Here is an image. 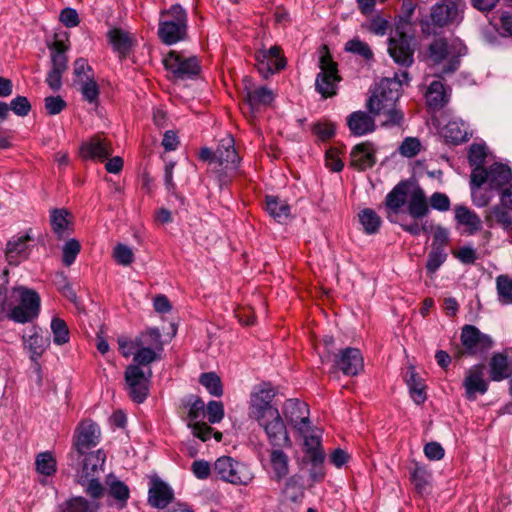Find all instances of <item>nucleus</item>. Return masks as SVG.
I'll return each instance as SVG.
<instances>
[{
  "label": "nucleus",
  "mask_w": 512,
  "mask_h": 512,
  "mask_svg": "<svg viewBox=\"0 0 512 512\" xmlns=\"http://www.w3.org/2000/svg\"><path fill=\"white\" fill-rule=\"evenodd\" d=\"M411 187L410 180H401L386 195L384 206L388 219L391 214H399L406 204V211L414 220H420L429 214V203L424 190L417 186L411 191Z\"/></svg>",
  "instance_id": "1"
},
{
  "label": "nucleus",
  "mask_w": 512,
  "mask_h": 512,
  "mask_svg": "<svg viewBox=\"0 0 512 512\" xmlns=\"http://www.w3.org/2000/svg\"><path fill=\"white\" fill-rule=\"evenodd\" d=\"M41 298L39 294L24 286L13 287L9 291V298L0 301L1 311H8V319L16 323H29L35 320L40 313Z\"/></svg>",
  "instance_id": "2"
},
{
  "label": "nucleus",
  "mask_w": 512,
  "mask_h": 512,
  "mask_svg": "<svg viewBox=\"0 0 512 512\" xmlns=\"http://www.w3.org/2000/svg\"><path fill=\"white\" fill-rule=\"evenodd\" d=\"M157 36L168 46L188 39V14L180 4L160 12Z\"/></svg>",
  "instance_id": "3"
},
{
  "label": "nucleus",
  "mask_w": 512,
  "mask_h": 512,
  "mask_svg": "<svg viewBox=\"0 0 512 512\" xmlns=\"http://www.w3.org/2000/svg\"><path fill=\"white\" fill-rule=\"evenodd\" d=\"M467 52L466 46L460 41L449 42L445 37L435 38L428 46L427 57L433 65H439L444 60L447 62L442 66L437 78L455 73L460 67V58Z\"/></svg>",
  "instance_id": "4"
},
{
  "label": "nucleus",
  "mask_w": 512,
  "mask_h": 512,
  "mask_svg": "<svg viewBox=\"0 0 512 512\" xmlns=\"http://www.w3.org/2000/svg\"><path fill=\"white\" fill-rule=\"evenodd\" d=\"M488 183L490 190L502 194L506 188H512V171L506 164L494 162L488 168H474L471 173V183L482 187Z\"/></svg>",
  "instance_id": "5"
},
{
  "label": "nucleus",
  "mask_w": 512,
  "mask_h": 512,
  "mask_svg": "<svg viewBox=\"0 0 512 512\" xmlns=\"http://www.w3.org/2000/svg\"><path fill=\"white\" fill-rule=\"evenodd\" d=\"M325 50L319 58L320 72L316 76L315 90L324 98H330L337 94V84L342 80L338 71V64L333 60L328 47L323 45Z\"/></svg>",
  "instance_id": "6"
},
{
  "label": "nucleus",
  "mask_w": 512,
  "mask_h": 512,
  "mask_svg": "<svg viewBox=\"0 0 512 512\" xmlns=\"http://www.w3.org/2000/svg\"><path fill=\"white\" fill-rule=\"evenodd\" d=\"M402 92V80L397 75L394 78H384L380 81L377 91L367 100L366 107L374 116L383 108L398 105Z\"/></svg>",
  "instance_id": "7"
},
{
  "label": "nucleus",
  "mask_w": 512,
  "mask_h": 512,
  "mask_svg": "<svg viewBox=\"0 0 512 512\" xmlns=\"http://www.w3.org/2000/svg\"><path fill=\"white\" fill-rule=\"evenodd\" d=\"M213 472L224 482L233 485H248L254 478L249 468L230 456L219 457L214 465Z\"/></svg>",
  "instance_id": "8"
},
{
  "label": "nucleus",
  "mask_w": 512,
  "mask_h": 512,
  "mask_svg": "<svg viewBox=\"0 0 512 512\" xmlns=\"http://www.w3.org/2000/svg\"><path fill=\"white\" fill-rule=\"evenodd\" d=\"M164 68L171 73L175 80L192 79L201 72V65L198 57H185L182 52L170 50L163 58Z\"/></svg>",
  "instance_id": "9"
},
{
  "label": "nucleus",
  "mask_w": 512,
  "mask_h": 512,
  "mask_svg": "<svg viewBox=\"0 0 512 512\" xmlns=\"http://www.w3.org/2000/svg\"><path fill=\"white\" fill-rule=\"evenodd\" d=\"M51 58V68L46 76V83L53 91H59L62 87V75L68 69L67 51L69 45L63 40L56 39L48 44Z\"/></svg>",
  "instance_id": "10"
},
{
  "label": "nucleus",
  "mask_w": 512,
  "mask_h": 512,
  "mask_svg": "<svg viewBox=\"0 0 512 512\" xmlns=\"http://www.w3.org/2000/svg\"><path fill=\"white\" fill-rule=\"evenodd\" d=\"M276 396V390L269 382H262L256 385L250 395L249 416L254 420L269 417L272 411H279L272 405Z\"/></svg>",
  "instance_id": "11"
},
{
  "label": "nucleus",
  "mask_w": 512,
  "mask_h": 512,
  "mask_svg": "<svg viewBox=\"0 0 512 512\" xmlns=\"http://www.w3.org/2000/svg\"><path fill=\"white\" fill-rule=\"evenodd\" d=\"M414 37L396 28L395 35L388 39V53L400 67L408 68L414 63Z\"/></svg>",
  "instance_id": "12"
},
{
  "label": "nucleus",
  "mask_w": 512,
  "mask_h": 512,
  "mask_svg": "<svg viewBox=\"0 0 512 512\" xmlns=\"http://www.w3.org/2000/svg\"><path fill=\"white\" fill-rule=\"evenodd\" d=\"M461 344L464 350L457 352L456 357L461 358L465 353L471 356L486 353L493 347L492 338L482 333L474 325H464L460 335Z\"/></svg>",
  "instance_id": "13"
},
{
  "label": "nucleus",
  "mask_w": 512,
  "mask_h": 512,
  "mask_svg": "<svg viewBox=\"0 0 512 512\" xmlns=\"http://www.w3.org/2000/svg\"><path fill=\"white\" fill-rule=\"evenodd\" d=\"M257 423L265 431L267 440L272 447H292V441L279 411H272L269 417H263V419L257 420Z\"/></svg>",
  "instance_id": "14"
},
{
  "label": "nucleus",
  "mask_w": 512,
  "mask_h": 512,
  "mask_svg": "<svg viewBox=\"0 0 512 512\" xmlns=\"http://www.w3.org/2000/svg\"><path fill=\"white\" fill-rule=\"evenodd\" d=\"M256 68L263 78L267 79L286 67L287 61L283 50L279 45H274L268 50L260 49L254 53Z\"/></svg>",
  "instance_id": "15"
},
{
  "label": "nucleus",
  "mask_w": 512,
  "mask_h": 512,
  "mask_svg": "<svg viewBox=\"0 0 512 512\" xmlns=\"http://www.w3.org/2000/svg\"><path fill=\"white\" fill-rule=\"evenodd\" d=\"M151 371L146 376L144 371L138 365H129L124 372L126 389L129 397L135 403H143L149 395V382Z\"/></svg>",
  "instance_id": "16"
},
{
  "label": "nucleus",
  "mask_w": 512,
  "mask_h": 512,
  "mask_svg": "<svg viewBox=\"0 0 512 512\" xmlns=\"http://www.w3.org/2000/svg\"><path fill=\"white\" fill-rule=\"evenodd\" d=\"M333 367L346 376H356L364 368L363 357L359 349L346 347L339 349L333 360Z\"/></svg>",
  "instance_id": "17"
},
{
  "label": "nucleus",
  "mask_w": 512,
  "mask_h": 512,
  "mask_svg": "<svg viewBox=\"0 0 512 512\" xmlns=\"http://www.w3.org/2000/svg\"><path fill=\"white\" fill-rule=\"evenodd\" d=\"M376 153L377 149L373 142L358 143L350 151L349 166L359 172L371 169L377 162Z\"/></svg>",
  "instance_id": "18"
},
{
  "label": "nucleus",
  "mask_w": 512,
  "mask_h": 512,
  "mask_svg": "<svg viewBox=\"0 0 512 512\" xmlns=\"http://www.w3.org/2000/svg\"><path fill=\"white\" fill-rule=\"evenodd\" d=\"M113 153L112 143L103 133H97L84 142L80 147V154L84 159L104 161Z\"/></svg>",
  "instance_id": "19"
},
{
  "label": "nucleus",
  "mask_w": 512,
  "mask_h": 512,
  "mask_svg": "<svg viewBox=\"0 0 512 512\" xmlns=\"http://www.w3.org/2000/svg\"><path fill=\"white\" fill-rule=\"evenodd\" d=\"M106 37L113 51L117 53L120 61L126 60L137 45L135 35L120 27L110 29Z\"/></svg>",
  "instance_id": "20"
},
{
  "label": "nucleus",
  "mask_w": 512,
  "mask_h": 512,
  "mask_svg": "<svg viewBox=\"0 0 512 512\" xmlns=\"http://www.w3.org/2000/svg\"><path fill=\"white\" fill-rule=\"evenodd\" d=\"M484 369V364H476L466 371L463 387L467 400L474 401L478 394L483 395L488 391L489 384L484 379Z\"/></svg>",
  "instance_id": "21"
},
{
  "label": "nucleus",
  "mask_w": 512,
  "mask_h": 512,
  "mask_svg": "<svg viewBox=\"0 0 512 512\" xmlns=\"http://www.w3.org/2000/svg\"><path fill=\"white\" fill-rule=\"evenodd\" d=\"M100 429L92 421L82 422L76 429L74 447L78 456H83L86 451L94 448L99 443Z\"/></svg>",
  "instance_id": "22"
},
{
  "label": "nucleus",
  "mask_w": 512,
  "mask_h": 512,
  "mask_svg": "<svg viewBox=\"0 0 512 512\" xmlns=\"http://www.w3.org/2000/svg\"><path fill=\"white\" fill-rule=\"evenodd\" d=\"M24 348L29 351L30 359L40 368L39 358L44 354L50 345V338L43 335L41 328L31 326L27 333L22 336Z\"/></svg>",
  "instance_id": "23"
},
{
  "label": "nucleus",
  "mask_w": 512,
  "mask_h": 512,
  "mask_svg": "<svg viewBox=\"0 0 512 512\" xmlns=\"http://www.w3.org/2000/svg\"><path fill=\"white\" fill-rule=\"evenodd\" d=\"M283 414L298 431L304 432L309 427L308 405L298 399H288L283 406Z\"/></svg>",
  "instance_id": "24"
},
{
  "label": "nucleus",
  "mask_w": 512,
  "mask_h": 512,
  "mask_svg": "<svg viewBox=\"0 0 512 512\" xmlns=\"http://www.w3.org/2000/svg\"><path fill=\"white\" fill-rule=\"evenodd\" d=\"M173 501V489L159 477H153L148 490V504L156 509H165Z\"/></svg>",
  "instance_id": "25"
},
{
  "label": "nucleus",
  "mask_w": 512,
  "mask_h": 512,
  "mask_svg": "<svg viewBox=\"0 0 512 512\" xmlns=\"http://www.w3.org/2000/svg\"><path fill=\"white\" fill-rule=\"evenodd\" d=\"M444 76L432 81L425 92L427 107L433 111L443 109L450 101L451 88L443 83Z\"/></svg>",
  "instance_id": "26"
},
{
  "label": "nucleus",
  "mask_w": 512,
  "mask_h": 512,
  "mask_svg": "<svg viewBox=\"0 0 512 512\" xmlns=\"http://www.w3.org/2000/svg\"><path fill=\"white\" fill-rule=\"evenodd\" d=\"M30 231L7 242L5 257L9 265L17 266L22 261L28 259L30 254L28 242L34 240L29 233Z\"/></svg>",
  "instance_id": "27"
},
{
  "label": "nucleus",
  "mask_w": 512,
  "mask_h": 512,
  "mask_svg": "<svg viewBox=\"0 0 512 512\" xmlns=\"http://www.w3.org/2000/svg\"><path fill=\"white\" fill-rule=\"evenodd\" d=\"M351 135L361 137L376 130L374 115L362 110L354 111L346 118Z\"/></svg>",
  "instance_id": "28"
},
{
  "label": "nucleus",
  "mask_w": 512,
  "mask_h": 512,
  "mask_svg": "<svg viewBox=\"0 0 512 512\" xmlns=\"http://www.w3.org/2000/svg\"><path fill=\"white\" fill-rule=\"evenodd\" d=\"M216 161L228 171H237L240 156L235 149V143L232 137H226L220 140L216 149Z\"/></svg>",
  "instance_id": "29"
},
{
  "label": "nucleus",
  "mask_w": 512,
  "mask_h": 512,
  "mask_svg": "<svg viewBox=\"0 0 512 512\" xmlns=\"http://www.w3.org/2000/svg\"><path fill=\"white\" fill-rule=\"evenodd\" d=\"M107 495L113 500L109 505H115L117 509L122 510L127 507L130 499V489L128 485L117 479L113 474L106 477Z\"/></svg>",
  "instance_id": "30"
},
{
  "label": "nucleus",
  "mask_w": 512,
  "mask_h": 512,
  "mask_svg": "<svg viewBox=\"0 0 512 512\" xmlns=\"http://www.w3.org/2000/svg\"><path fill=\"white\" fill-rule=\"evenodd\" d=\"M50 225L58 240L64 239L73 232L71 214L64 208H54L50 211Z\"/></svg>",
  "instance_id": "31"
},
{
  "label": "nucleus",
  "mask_w": 512,
  "mask_h": 512,
  "mask_svg": "<svg viewBox=\"0 0 512 512\" xmlns=\"http://www.w3.org/2000/svg\"><path fill=\"white\" fill-rule=\"evenodd\" d=\"M245 101L252 110L258 109L261 105H269L274 100L273 92L265 86L251 88V79H244Z\"/></svg>",
  "instance_id": "32"
},
{
  "label": "nucleus",
  "mask_w": 512,
  "mask_h": 512,
  "mask_svg": "<svg viewBox=\"0 0 512 512\" xmlns=\"http://www.w3.org/2000/svg\"><path fill=\"white\" fill-rule=\"evenodd\" d=\"M458 15V7L453 1L436 3L431 9V21L435 26L445 27L452 23Z\"/></svg>",
  "instance_id": "33"
},
{
  "label": "nucleus",
  "mask_w": 512,
  "mask_h": 512,
  "mask_svg": "<svg viewBox=\"0 0 512 512\" xmlns=\"http://www.w3.org/2000/svg\"><path fill=\"white\" fill-rule=\"evenodd\" d=\"M105 460L106 455L101 449L87 454L83 459L78 480L84 481L88 478L99 477V473L103 470Z\"/></svg>",
  "instance_id": "34"
},
{
  "label": "nucleus",
  "mask_w": 512,
  "mask_h": 512,
  "mask_svg": "<svg viewBox=\"0 0 512 512\" xmlns=\"http://www.w3.org/2000/svg\"><path fill=\"white\" fill-rule=\"evenodd\" d=\"M403 377L409 388V393L413 401L417 405L423 404L427 399L424 379L418 375L413 366H409L407 368Z\"/></svg>",
  "instance_id": "35"
},
{
  "label": "nucleus",
  "mask_w": 512,
  "mask_h": 512,
  "mask_svg": "<svg viewBox=\"0 0 512 512\" xmlns=\"http://www.w3.org/2000/svg\"><path fill=\"white\" fill-rule=\"evenodd\" d=\"M489 368L492 381L500 382L508 379L512 375V359L504 353H495L490 359Z\"/></svg>",
  "instance_id": "36"
},
{
  "label": "nucleus",
  "mask_w": 512,
  "mask_h": 512,
  "mask_svg": "<svg viewBox=\"0 0 512 512\" xmlns=\"http://www.w3.org/2000/svg\"><path fill=\"white\" fill-rule=\"evenodd\" d=\"M180 409L187 411L184 420L198 422L197 420L205 415V403L198 395H189L181 400Z\"/></svg>",
  "instance_id": "37"
},
{
  "label": "nucleus",
  "mask_w": 512,
  "mask_h": 512,
  "mask_svg": "<svg viewBox=\"0 0 512 512\" xmlns=\"http://www.w3.org/2000/svg\"><path fill=\"white\" fill-rule=\"evenodd\" d=\"M130 344L136 347H151L154 350L162 351L163 342L161 331L156 327L147 328L140 332Z\"/></svg>",
  "instance_id": "38"
},
{
  "label": "nucleus",
  "mask_w": 512,
  "mask_h": 512,
  "mask_svg": "<svg viewBox=\"0 0 512 512\" xmlns=\"http://www.w3.org/2000/svg\"><path fill=\"white\" fill-rule=\"evenodd\" d=\"M442 133L446 142L453 145H458L468 140L467 127L461 120H450L444 126Z\"/></svg>",
  "instance_id": "39"
},
{
  "label": "nucleus",
  "mask_w": 512,
  "mask_h": 512,
  "mask_svg": "<svg viewBox=\"0 0 512 512\" xmlns=\"http://www.w3.org/2000/svg\"><path fill=\"white\" fill-rule=\"evenodd\" d=\"M507 207L495 205L486 211L485 221L488 227H493L494 222L499 224L504 230L512 231V217L506 210Z\"/></svg>",
  "instance_id": "40"
},
{
  "label": "nucleus",
  "mask_w": 512,
  "mask_h": 512,
  "mask_svg": "<svg viewBox=\"0 0 512 512\" xmlns=\"http://www.w3.org/2000/svg\"><path fill=\"white\" fill-rule=\"evenodd\" d=\"M283 449L272 447L270 451V464L277 481L282 480L289 473V458Z\"/></svg>",
  "instance_id": "41"
},
{
  "label": "nucleus",
  "mask_w": 512,
  "mask_h": 512,
  "mask_svg": "<svg viewBox=\"0 0 512 512\" xmlns=\"http://www.w3.org/2000/svg\"><path fill=\"white\" fill-rule=\"evenodd\" d=\"M455 219L459 224L468 227V233L470 235L481 229L480 217L465 206H457L455 208Z\"/></svg>",
  "instance_id": "42"
},
{
  "label": "nucleus",
  "mask_w": 512,
  "mask_h": 512,
  "mask_svg": "<svg viewBox=\"0 0 512 512\" xmlns=\"http://www.w3.org/2000/svg\"><path fill=\"white\" fill-rule=\"evenodd\" d=\"M100 507L99 502H89L83 496H76L61 505V512H99Z\"/></svg>",
  "instance_id": "43"
},
{
  "label": "nucleus",
  "mask_w": 512,
  "mask_h": 512,
  "mask_svg": "<svg viewBox=\"0 0 512 512\" xmlns=\"http://www.w3.org/2000/svg\"><path fill=\"white\" fill-rule=\"evenodd\" d=\"M265 210L278 222L286 220L290 215V206L273 195L265 197Z\"/></svg>",
  "instance_id": "44"
},
{
  "label": "nucleus",
  "mask_w": 512,
  "mask_h": 512,
  "mask_svg": "<svg viewBox=\"0 0 512 512\" xmlns=\"http://www.w3.org/2000/svg\"><path fill=\"white\" fill-rule=\"evenodd\" d=\"M413 468L410 469V481L414 486L415 491L422 495L429 485L431 473L424 465L413 461Z\"/></svg>",
  "instance_id": "45"
},
{
  "label": "nucleus",
  "mask_w": 512,
  "mask_h": 512,
  "mask_svg": "<svg viewBox=\"0 0 512 512\" xmlns=\"http://www.w3.org/2000/svg\"><path fill=\"white\" fill-rule=\"evenodd\" d=\"M358 217L366 234L372 235L379 231L382 220L373 209L365 208L361 210Z\"/></svg>",
  "instance_id": "46"
},
{
  "label": "nucleus",
  "mask_w": 512,
  "mask_h": 512,
  "mask_svg": "<svg viewBox=\"0 0 512 512\" xmlns=\"http://www.w3.org/2000/svg\"><path fill=\"white\" fill-rule=\"evenodd\" d=\"M376 116L384 117L381 126L385 128L402 127L405 121L404 112L398 107V105L383 108Z\"/></svg>",
  "instance_id": "47"
},
{
  "label": "nucleus",
  "mask_w": 512,
  "mask_h": 512,
  "mask_svg": "<svg viewBox=\"0 0 512 512\" xmlns=\"http://www.w3.org/2000/svg\"><path fill=\"white\" fill-rule=\"evenodd\" d=\"M36 471L45 476H53L57 471V462L49 451L41 452L35 459Z\"/></svg>",
  "instance_id": "48"
},
{
  "label": "nucleus",
  "mask_w": 512,
  "mask_h": 512,
  "mask_svg": "<svg viewBox=\"0 0 512 512\" xmlns=\"http://www.w3.org/2000/svg\"><path fill=\"white\" fill-rule=\"evenodd\" d=\"M498 301L502 305L512 304V278L502 274L496 278Z\"/></svg>",
  "instance_id": "49"
},
{
  "label": "nucleus",
  "mask_w": 512,
  "mask_h": 512,
  "mask_svg": "<svg viewBox=\"0 0 512 512\" xmlns=\"http://www.w3.org/2000/svg\"><path fill=\"white\" fill-rule=\"evenodd\" d=\"M199 382L208 392L216 397L223 395V386L220 377L215 372L202 373Z\"/></svg>",
  "instance_id": "50"
},
{
  "label": "nucleus",
  "mask_w": 512,
  "mask_h": 512,
  "mask_svg": "<svg viewBox=\"0 0 512 512\" xmlns=\"http://www.w3.org/2000/svg\"><path fill=\"white\" fill-rule=\"evenodd\" d=\"M79 84L81 85L80 91L83 99L91 104H97L100 90L97 82L94 79V76L87 78L86 80L81 78V82H79Z\"/></svg>",
  "instance_id": "51"
},
{
  "label": "nucleus",
  "mask_w": 512,
  "mask_h": 512,
  "mask_svg": "<svg viewBox=\"0 0 512 512\" xmlns=\"http://www.w3.org/2000/svg\"><path fill=\"white\" fill-rule=\"evenodd\" d=\"M78 483L82 487H84L86 495L92 498L93 500L101 499L105 495L107 490V488H105L99 481V477L88 478L85 479L84 481L78 480Z\"/></svg>",
  "instance_id": "52"
},
{
  "label": "nucleus",
  "mask_w": 512,
  "mask_h": 512,
  "mask_svg": "<svg viewBox=\"0 0 512 512\" xmlns=\"http://www.w3.org/2000/svg\"><path fill=\"white\" fill-rule=\"evenodd\" d=\"M51 330L53 341L56 345H63L69 342V329L63 319L54 317L51 321Z\"/></svg>",
  "instance_id": "53"
},
{
  "label": "nucleus",
  "mask_w": 512,
  "mask_h": 512,
  "mask_svg": "<svg viewBox=\"0 0 512 512\" xmlns=\"http://www.w3.org/2000/svg\"><path fill=\"white\" fill-rule=\"evenodd\" d=\"M81 251V244L77 239H69L62 248V263L64 266H71Z\"/></svg>",
  "instance_id": "54"
},
{
  "label": "nucleus",
  "mask_w": 512,
  "mask_h": 512,
  "mask_svg": "<svg viewBox=\"0 0 512 512\" xmlns=\"http://www.w3.org/2000/svg\"><path fill=\"white\" fill-rule=\"evenodd\" d=\"M448 254L446 251L438 250L436 247H432L428 254L426 271L427 274L432 276L440 266L446 261Z\"/></svg>",
  "instance_id": "55"
},
{
  "label": "nucleus",
  "mask_w": 512,
  "mask_h": 512,
  "mask_svg": "<svg viewBox=\"0 0 512 512\" xmlns=\"http://www.w3.org/2000/svg\"><path fill=\"white\" fill-rule=\"evenodd\" d=\"M345 51L361 56L365 60H371L374 57L370 46L358 38H354L345 44Z\"/></svg>",
  "instance_id": "56"
},
{
  "label": "nucleus",
  "mask_w": 512,
  "mask_h": 512,
  "mask_svg": "<svg viewBox=\"0 0 512 512\" xmlns=\"http://www.w3.org/2000/svg\"><path fill=\"white\" fill-rule=\"evenodd\" d=\"M305 445L308 446L307 454L311 464H323L325 454L320 446V440L317 437H311L305 440Z\"/></svg>",
  "instance_id": "57"
},
{
  "label": "nucleus",
  "mask_w": 512,
  "mask_h": 512,
  "mask_svg": "<svg viewBox=\"0 0 512 512\" xmlns=\"http://www.w3.org/2000/svg\"><path fill=\"white\" fill-rule=\"evenodd\" d=\"M138 350L134 354L133 361L135 365L146 366L156 361L158 357V350H154L151 347H136Z\"/></svg>",
  "instance_id": "58"
},
{
  "label": "nucleus",
  "mask_w": 512,
  "mask_h": 512,
  "mask_svg": "<svg viewBox=\"0 0 512 512\" xmlns=\"http://www.w3.org/2000/svg\"><path fill=\"white\" fill-rule=\"evenodd\" d=\"M487 157L486 148L481 144L471 145L468 153V161L470 166L474 168H485L484 162Z\"/></svg>",
  "instance_id": "59"
},
{
  "label": "nucleus",
  "mask_w": 512,
  "mask_h": 512,
  "mask_svg": "<svg viewBox=\"0 0 512 512\" xmlns=\"http://www.w3.org/2000/svg\"><path fill=\"white\" fill-rule=\"evenodd\" d=\"M320 346L323 347V350L319 352L322 363L330 362L331 358L333 357L334 359L335 354L338 353L336 352L337 349L335 347V339L333 336H324L318 343V347Z\"/></svg>",
  "instance_id": "60"
},
{
  "label": "nucleus",
  "mask_w": 512,
  "mask_h": 512,
  "mask_svg": "<svg viewBox=\"0 0 512 512\" xmlns=\"http://www.w3.org/2000/svg\"><path fill=\"white\" fill-rule=\"evenodd\" d=\"M312 132L321 140L328 141L335 136L336 127L332 122H317L312 127Z\"/></svg>",
  "instance_id": "61"
},
{
  "label": "nucleus",
  "mask_w": 512,
  "mask_h": 512,
  "mask_svg": "<svg viewBox=\"0 0 512 512\" xmlns=\"http://www.w3.org/2000/svg\"><path fill=\"white\" fill-rule=\"evenodd\" d=\"M187 426L191 429L193 436L203 442L208 441L212 436L213 428L206 422H187Z\"/></svg>",
  "instance_id": "62"
},
{
  "label": "nucleus",
  "mask_w": 512,
  "mask_h": 512,
  "mask_svg": "<svg viewBox=\"0 0 512 512\" xmlns=\"http://www.w3.org/2000/svg\"><path fill=\"white\" fill-rule=\"evenodd\" d=\"M113 256L117 263L123 266H128L134 261L132 249L121 243L114 247Z\"/></svg>",
  "instance_id": "63"
},
{
  "label": "nucleus",
  "mask_w": 512,
  "mask_h": 512,
  "mask_svg": "<svg viewBox=\"0 0 512 512\" xmlns=\"http://www.w3.org/2000/svg\"><path fill=\"white\" fill-rule=\"evenodd\" d=\"M366 29L372 34L383 36L389 29V22L387 19L378 14L370 19L366 25Z\"/></svg>",
  "instance_id": "64"
}]
</instances>
